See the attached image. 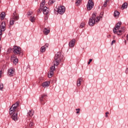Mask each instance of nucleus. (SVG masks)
Segmentation results:
<instances>
[{"mask_svg": "<svg viewBox=\"0 0 128 128\" xmlns=\"http://www.w3.org/2000/svg\"><path fill=\"white\" fill-rule=\"evenodd\" d=\"M128 8V3L124 2L122 6V10H124V8Z\"/></svg>", "mask_w": 128, "mask_h": 128, "instance_id": "obj_20", "label": "nucleus"}, {"mask_svg": "<svg viewBox=\"0 0 128 128\" xmlns=\"http://www.w3.org/2000/svg\"><path fill=\"white\" fill-rule=\"evenodd\" d=\"M6 30V29H4V30Z\"/></svg>", "mask_w": 128, "mask_h": 128, "instance_id": "obj_53", "label": "nucleus"}, {"mask_svg": "<svg viewBox=\"0 0 128 128\" xmlns=\"http://www.w3.org/2000/svg\"><path fill=\"white\" fill-rule=\"evenodd\" d=\"M29 126L30 128H32V126H34V122H30L29 124Z\"/></svg>", "mask_w": 128, "mask_h": 128, "instance_id": "obj_36", "label": "nucleus"}, {"mask_svg": "<svg viewBox=\"0 0 128 128\" xmlns=\"http://www.w3.org/2000/svg\"><path fill=\"white\" fill-rule=\"evenodd\" d=\"M100 22V17H96V14L93 13L92 17L89 20L88 24L90 26H94L96 22Z\"/></svg>", "mask_w": 128, "mask_h": 128, "instance_id": "obj_1", "label": "nucleus"}, {"mask_svg": "<svg viewBox=\"0 0 128 128\" xmlns=\"http://www.w3.org/2000/svg\"><path fill=\"white\" fill-rule=\"evenodd\" d=\"M76 114H80V111H77V112H76Z\"/></svg>", "mask_w": 128, "mask_h": 128, "instance_id": "obj_50", "label": "nucleus"}, {"mask_svg": "<svg viewBox=\"0 0 128 128\" xmlns=\"http://www.w3.org/2000/svg\"><path fill=\"white\" fill-rule=\"evenodd\" d=\"M44 4H46V0H42V3L40 4V8H44Z\"/></svg>", "mask_w": 128, "mask_h": 128, "instance_id": "obj_22", "label": "nucleus"}, {"mask_svg": "<svg viewBox=\"0 0 128 128\" xmlns=\"http://www.w3.org/2000/svg\"><path fill=\"white\" fill-rule=\"evenodd\" d=\"M13 52L14 54H16L18 56H22L24 52L22 50V48L18 46H13Z\"/></svg>", "mask_w": 128, "mask_h": 128, "instance_id": "obj_2", "label": "nucleus"}, {"mask_svg": "<svg viewBox=\"0 0 128 128\" xmlns=\"http://www.w3.org/2000/svg\"><path fill=\"white\" fill-rule=\"evenodd\" d=\"M76 110H77V112H80V108H77V109H76Z\"/></svg>", "mask_w": 128, "mask_h": 128, "instance_id": "obj_45", "label": "nucleus"}, {"mask_svg": "<svg viewBox=\"0 0 128 128\" xmlns=\"http://www.w3.org/2000/svg\"><path fill=\"white\" fill-rule=\"evenodd\" d=\"M114 44H116V40H113L111 42V46H112Z\"/></svg>", "mask_w": 128, "mask_h": 128, "instance_id": "obj_40", "label": "nucleus"}, {"mask_svg": "<svg viewBox=\"0 0 128 128\" xmlns=\"http://www.w3.org/2000/svg\"><path fill=\"white\" fill-rule=\"evenodd\" d=\"M18 18H20V17L18 14H16V13L15 12H14L13 13L12 19L16 22V20H18Z\"/></svg>", "mask_w": 128, "mask_h": 128, "instance_id": "obj_10", "label": "nucleus"}, {"mask_svg": "<svg viewBox=\"0 0 128 128\" xmlns=\"http://www.w3.org/2000/svg\"><path fill=\"white\" fill-rule=\"evenodd\" d=\"M94 4L92 0H89L87 4V10H90L94 8Z\"/></svg>", "mask_w": 128, "mask_h": 128, "instance_id": "obj_7", "label": "nucleus"}, {"mask_svg": "<svg viewBox=\"0 0 128 128\" xmlns=\"http://www.w3.org/2000/svg\"><path fill=\"white\" fill-rule=\"evenodd\" d=\"M108 0H106L104 2V4L103 6H104V8H106L107 6H108Z\"/></svg>", "mask_w": 128, "mask_h": 128, "instance_id": "obj_32", "label": "nucleus"}, {"mask_svg": "<svg viewBox=\"0 0 128 128\" xmlns=\"http://www.w3.org/2000/svg\"><path fill=\"white\" fill-rule=\"evenodd\" d=\"M102 14H104V13H102V12H101L100 14V18H102Z\"/></svg>", "mask_w": 128, "mask_h": 128, "instance_id": "obj_46", "label": "nucleus"}, {"mask_svg": "<svg viewBox=\"0 0 128 128\" xmlns=\"http://www.w3.org/2000/svg\"><path fill=\"white\" fill-rule=\"evenodd\" d=\"M1 30L2 28V30H4L6 28V22H2L1 24Z\"/></svg>", "mask_w": 128, "mask_h": 128, "instance_id": "obj_23", "label": "nucleus"}, {"mask_svg": "<svg viewBox=\"0 0 128 128\" xmlns=\"http://www.w3.org/2000/svg\"><path fill=\"white\" fill-rule=\"evenodd\" d=\"M110 36V35H109V36Z\"/></svg>", "mask_w": 128, "mask_h": 128, "instance_id": "obj_54", "label": "nucleus"}, {"mask_svg": "<svg viewBox=\"0 0 128 128\" xmlns=\"http://www.w3.org/2000/svg\"><path fill=\"white\" fill-rule=\"evenodd\" d=\"M50 30H48L46 28H44L43 30V32H44V34H50Z\"/></svg>", "mask_w": 128, "mask_h": 128, "instance_id": "obj_18", "label": "nucleus"}, {"mask_svg": "<svg viewBox=\"0 0 128 128\" xmlns=\"http://www.w3.org/2000/svg\"><path fill=\"white\" fill-rule=\"evenodd\" d=\"M42 10H43V8L40 7V8L38 10V14H40V12H42Z\"/></svg>", "mask_w": 128, "mask_h": 128, "instance_id": "obj_31", "label": "nucleus"}, {"mask_svg": "<svg viewBox=\"0 0 128 128\" xmlns=\"http://www.w3.org/2000/svg\"><path fill=\"white\" fill-rule=\"evenodd\" d=\"M14 22L15 21L14 20H13V19L11 18V20H10V26H14Z\"/></svg>", "mask_w": 128, "mask_h": 128, "instance_id": "obj_29", "label": "nucleus"}, {"mask_svg": "<svg viewBox=\"0 0 128 128\" xmlns=\"http://www.w3.org/2000/svg\"><path fill=\"white\" fill-rule=\"evenodd\" d=\"M110 113L108 112H106V118H108V114Z\"/></svg>", "mask_w": 128, "mask_h": 128, "instance_id": "obj_43", "label": "nucleus"}, {"mask_svg": "<svg viewBox=\"0 0 128 128\" xmlns=\"http://www.w3.org/2000/svg\"><path fill=\"white\" fill-rule=\"evenodd\" d=\"M54 2H56V0H50L48 1V4L49 6H52V4H54Z\"/></svg>", "mask_w": 128, "mask_h": 128, "instance_id": "obj_28", "label": "nucleus"}, {"mask_svg": "<svg viewBox=\"0 0 128 128\" xmlns=\"http://www.w3.org/2000/svg\"><path fill=\"white\" fill-rule=\"evenodd\" d=\"M2 34V29H0V36Z\"/></svg>", "mask_w": 128, "mask_h": 128, "instance_id": "obj_41", "label": "nucleus"}, {"mask_svg": "<svg viewBox=\"0 0 128 128\" xmlns=\"http://www.w3.org/2000/svg\"><path fill=\"white\" fill-rule=\"evenodd\" d=\"M76 44V40L72 39L68 44V46L70 48H74Z\"/></svg>", "mask_w": 128, "mask_h": 128, "instance_id": "obj_14", "label": "nucleus"}, {"mask_svg": "<svg viewBox=\"0 0 128 128\" xmlns=\"http://www.w3.org/2000/svg\"><path fill=\"white\" fill-rule=\"evenodd\" d=\"M110 36V35H109V36Z\"/></svg>", "mask_w": 128, "mask_h": 128, "instance_id": "obj_55", "label": "nucleus"}, {"mask_svg": "<svg viewBox=\"0 0 128 128\" xmlns=\"http://www.w3.org/2000/svg\"><path fill=\"white\" fill-rule=\"evenodd\" d=\"M107 0V2H108L109 0Z\"/></svg>", "mask_w": 128, "mask_h": 128, "instance_id": "obj_51", "label": "nucleus"}, {"mask_svg": "<svg viewBox=\"0 0 128 128\" xmlns=\"http://www.w3.org/2000/svg\"><path fill=\"white\" fill-rule=\"evenodd\" d=\"M12 58H13L14 59H15V58H16V54H14V55H12Z\"/></svg>", "mask_w": 128, "mask_h": 128, "instance_id": "obj_35", "label": "nucleus"}, {"mask_svg": "<svg viewBox=\"0 0 128 128\" xmlns=\"http://www.w3.org/2000/svg\"><path fill=\"white\" fill-rule=\"evenodd\" d=\"M2 40V38H0V40Z\"/></svg>", "mask_w": 128, "mask_h": 128, "instance_id": "obj_52", "label": "nucleus"}, {"mask_svg": "<svg viewBox=\"0 0 128 128\" xmlns=\"http://www.w3.org/2000/svg\"><path fill=\"white\" fill-rule=\"evenodd\" d=\"M53 64L54 65L52 66L50 68V72H54V70H56V66H58L56 64V62H53Z\"/></svg>", "mask_w": 128, "mask_h": 128, "instance_id": "obj_16", "label": "nucleus"}, {"mask_svg": "<svg viewBox=\"0 0 128 128\" xmlns=\"http://www.w3.org/2000/svg\"><path fill=\"white\" fill-rule=\"evenodd\" d=\"M64 58V56L62 54V52H58L54 56V61L55 62V64L58 66L60 62Z\"/></svg>", "mask_w": 128, "mask_h": 128, "instance_id": "obj_3", "label": "nucleus"}, {"mask_svg": "<svg viewBox=\"0 0 128 128\" xmlns=\"http://www.w3.org/2000/svg\"><path fill=\"white\" fill-rule=\"evenodd\" d=\"M27 16H32V12H28L27 13Z\"/></svg>", "mask_w": 128, "mask_h": 128, "instance_id": "obj_39", "label": "nucleus"}, {"mask_svg": "<svg viewBox=\"0 0 128 128\" xmlns=\"http://www.w3.org/2000/svg\"><path fill=\"white\" fill-rule=\"evenodd\" d=\"M46 98H48V96L46 94L41 95L40 102L42 104H46Z\"/></svg>", "mask_w": 128, "mask_h": 128, "instance_id": "obj_6", "label": "nucleus"}, {"mask_svg": "<svg viewBox=\"0 0 128 128\" xmlns=\"http://www.w3.org/2000/svg\"><path fill=\"white\" fill-rule=\"evenodd\" d=\"M82 0H76V4L78 6L80 4Z\"/></svg>", "mask_w": 128, "mask_h": 128, "instance_id": "obj_30", "label": "nucleus"}, {"mask_svg": "<svg viewBox=\"0 0 128 128\" xmlns=\"http://www.w3.org/2000/svg\"><path fill=\"white\" fill-rule=\"evenodd\" d=\"M2 88H4V84L0 85V90H2Z\"/></svg>", "mask_w": 128, "mask_h": 128, "instance_id": "obj_37", "label": "nucleus"}, {"mask_svg": "<svg viewBox=\"0 0 128 128\" xmlns=\"http://www.w3.org/2000/svg\"><path fill=\"white\" fill-rule=\"evenodd\" d=\"M0 18L1 20H4V18H6V13H4V12H3L0 14Z\"/></svg>", "mask_w": 128, "mask_h": 128, "instance_id": "obj_25", "label": "nucleus"}, {"mask_svg": "<svg viewBox=\"0 0 128 128\" xmlns=\"http://www.w3.org/2000/svg\"><path fill=\"white\" fill-rule=\"evenodd\" d=\"M117 33H114L115 34H118V36H122V34L121 33H118V30H116Z\"/></svg>", "mask_w": 128, "mask_h": 128, "instance_id": "obj_38", "label": "nucleus"}, {"mask_svg": "<svg viewBox=\"0 0 128 128\" xmlns=\"http://www.w3.org/2000/svg\"><path fill=\"white\" fill-rule=\"evenodd\" d=\"M66 12V7L64 6H60L58 7L57 12L59 14H64Z\"/></svg>", "mask_w": 128, "mask_h": 128, "instance_id": "obj_5", "label": "nucleus"}, {"mask_svg": "<svg viewBox=\"0 0 128 128\" xmlns=\"http://www.w3.org/2000/svg\"><path fill=\"white\" fill-rule=\"evenodd\" d=\"M121 30L122 31V32H126V27L122 26L120 28Z\"/></svg>", "mask_w": 128, "mask_h": 128, "instance_id": "obj_33", "label": "nucleus"}, {"mask_svg": "<svg viewBox=\"0 0 128 128\" xmlns=\"http://www.w3.org/2000/svg\"><path fill=\"white\" fill-rule=\"evenodd\" d=\"M85 24L84 22H82L80 24V27L82 28H84V26H85Z\"/></svg>", "mask_w": 128, "mask_h": 128, "instance_id": "obj_34", "label": "nucleus"}, {"mask_svg": "<svg viewBox=\"0 0 128 128\" xmlns=\"http://www.w3.org/2000/svg\"><path fill=\"white\" fill-rule=\"evenodd\" d=\"M12 118L14 122H16L18 120V112L13 113V114L12 116Z\"/></svg>", "mask_w": 128, "mask_h": 128, "instance_id": "obj_12", "label": "nucleus"}, {"mask_svg": "<svg viewBox=\"0 0 128 128\" xmlns=\"http://www.w3.org/2000/svg\"><path fill=\"white\" fill-rule=\"evenodd\" d=\"M82 78H79L78 79L77 81V86H80V84H82Z\"/></svg>", "mask_w": 128, "mask_h": 128, "instance_id": "obj_17", "label": "nucleus"}, {"mask_svg": "<svg viewBox=\"0 0 128 128\" xmlns=\"http://www.w3.org/2000/svg\"><path fill=\"white\" fill-rule=\"evenodd\" d=\"M120 16V12L117 10L114 11V16L116 18V16Z\"/></svg>", "mask_w": 128, "mask_h": 128, "instance_id": "obj_24", "label": "nucleus"}, {"mask_svg": "<svg viewBox=\"0 0 128 128\" xmlns=\"http://www.w3.org/2000/svg\"><path fill=\"white\" fill-rule=\"evenodd\" d=\"M20 106V102H16L14 104L12 105V107L10 108V114H12L14 112H16L18 110V108Z\"/></svg>", "mask_w": 128, "mask_h": 128, "instance_id": "obj_4", "label": "nucleus"}, {"mask_svg": "<svg viewBox=\"0 0 128 128\" xmlns=\"http://www.w3.org/2000/svg\"><path fill=\"white\" fill-rule=\"evenodd\" d=\"M92 62V59L89 60V62Z\"/></svg>", "mask_w": 128, "mask_h": 128, "instance_id": "obj_47", "label": "nucleus"}, {"mask_svg": "<svg viewBox=\"0 0 128 128\" xmlns=\"http://www.w3.org/2000/svg\"><path fill=\"white\" fill-rule=\"evenodd\" d=\"M124 44H125L126 45V40H125L124 41Z\"/></svg>", "mask_w": 128, "mask_h": 128, "instance_id": "obj_48", "label": "nucleus"}, {"mask_svg": "<svg viewBox=\"0 0 128 128\" xmlns=\"http://www.w3.org/2000/svg\"><path fill=\"white\" fill-rule=\"evenodd\" d=\"M30 20L32 22H34L36 20V17L31 16L30 18Z\"/></svg>", "mask_w": 128, "mask_h": 128, "instance_id": "obj_26", "label": "nucleus"}, {"mask_svg": "<svg viewBox=\"0 0 128 128\" xmlns=\"http://www.w3.org/2000/svg\"><path fill=\"white\" fill-rule=\"evenodd\" d=\"M34 116V110H29L28 113V116Z\"/></svg>", "mask_w": 128, "mask_h": 128, "instance_id": "obj_19", "label": "nucleus"}, {"mask_svg": "<svg viewBox=\"0 0 128 128\" xmlns=\"http://www.w3.org/2000/svg\"><path fill=\"white\" fill-rule=\"evenodd\" d=\"M88 64H90V61L88 62Z\"/></svg>", "mask_w": 128, "mask_h": 128, "instance_id": "obj_49", "label": "nucleus"}, {"mask_svg": "<svg viewBox=\"0 0 128 128\" xmlns=\"http://www.w3.org/2000/svg\"><path fill=\"white\" fill-rule=\"evenodd\" d=\"M50 81L45 82L42 84V86L43 88H48V86H50Z\"/></svg>", "mask_w": 128, "mask_h": 128, "instance_id": "obj_15", "label": "nucleus"}, {"mask_svg": "<svg viewBox=\"0 0 128 128\" xmlns=\"http://www.w3.org/2000/svg\"><path fill=\"white\" fill-rule=\"evenodd\" d=\"M126 74H128V68H126V70H125Z\"/></svg>", "mask_w": 128, "mask_h": 128, "instance_id": "obj_44", "label": "nucleus"}, {"mask_svg": "<svg viewBox=\"0 0 128 128\" xmlns=\"http://www.w3.org/2000/svg\"><path fill=\"white\" fill-rule=\"evenodd\" d=\"M48 44L46 43L44 46L41 47L40 49V52H46V50L48 48Z\"/></svg>", "mask_w": 128, "mask_h": 128, "instance_id": "obj_9", "label": "nucleus"}, {"mask_svg": "<svg viewBox=\"0 0 128 128\" xmlns=\"http://www.w3.org/2000/svg\"><path fill=\"white\" fill-rule=\"evenodd\" d=\"M8 76H14V70L12 68L8 69Z\"/></svg>", "mask_w": 128, "mask_h": 128, "instance_id": "obj_11", "label": "nucleus"}, {"mask_svg": "<svg viewBox=\"0 0 128 128\" xmlns=\"http://www.w3.org/2000/svg\"><path fill=\"white\" fill-rule=\"evenodd\" d=\"M120 24H122V22H118L116 25L115 27L113 28V32L114 34H118L116 30H118V28H120Z\"/></svg>", "mask_w": 128, "mask_h": 128, "instance_id": "obj_8", "label": "nucleus"}, {"mask_svg": "<svg viewBox=\"0 0 128 128\" xmlns=\"http://www.w3.org/2000/svg\"><path fill=\"white\" fill-rule=\"evenodd\" d=\"M118 32L119 34H122V32H122V31L120 30H118Z\"/></svg>", "mask_w": 128, "mask_h": 128, "instance_id": "obj_42", "label": "nucleus"}, {"mask_svg": "<svg viewBox=\"0 0 128 128\" xmlns=\"http://www.w3.org/2000/svg\"><path fill=\"white\" fill-rule=\"evenodd\" d=\"M53 76H54V72L50 70V72H48V78H52Z\"/></svg>", "mask_w": 128, "mask_h": 128, "instance_id": "obj_21", "label": "nucleus"}, {"mask_svg": "<svg viewBox=\"0 0 128 128\" xmlns=\"http://www.w3.org/2000/svg\"><path fill=\"white\" fill-rule=\"evenodd\" d=\"M18 62V58L13 59V63L14 64H16Z\"/></svg>", "mask_w": 128, "mask_h": 128, "instance_id": "obj_27", "label": "nucleus"}, {"mask_svg": "<svg viewBox=\"0 0 128 128\" xmlns=\"http://www.w3.org/2000/svg\"><path fill=\"white\" fill-rule=\"evenodd\" d=\"M42 12H43L44 14H46V16H48V12H50V9L48 8V7L44 6L43 8Z\"/></svg>", "mask_w": 128, "mask_h": 128, "instance_id": "obj_13", "label": "nucleus"}]
</instances>
